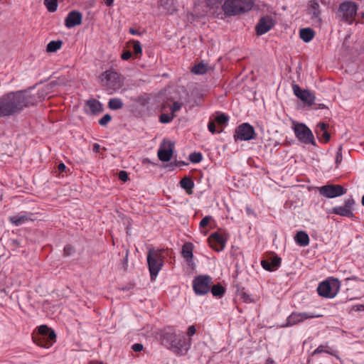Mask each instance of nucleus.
Listing matches in <instances>:
<instances>
[{
    "mask_svg": "<svg viewBox=\"0 0 364 364\" xmlns=\"http://www.w3.org/2000/svg\"><path fill=\"white\" fill-rule=\"evenodd\" d=\"M36 102V97L25 90L5 94L0 97V118L18 115Z\"/></svg>",
    "mask_w": 364,
    "mask_h": 364,
    "instance_id": "nucleus-1",
    "label": "nucleus"
},
{
    "mask_svg": "<svg viewBox=\"0 0 364 364\" xmlns=\"http://www.w3.org/2000/svg\"><path fill=\"white\" fill-rule=\"evenodd\" d=\"M162 343L178 355H184L191 346V339H187L183 333H177L175 329L166 328L162 333Z\"/></svg>",
    "mask_w": 364,
    "mask_h": 364,
    "instance_id": "nucleus-2",
    "label": "nucleus"
},
{
    "mask_svg": "<svg viewBox=\"0 0 364 364\" xmlns=\"http://www.w3.org/2000/svg\"><path fill=\"white\" fill-rule=\"evenodd\" d=\"M253 5V0H226L223 9L228 15H237L250 11Z\"/></svg>",
    "mask_w": 364,
    "mask_h": 364,
    "instance_id": "nucleus-3",
    "label": "nucleus"
},
{
    "mask_svg": "<svg viewBox=\"0 0 364 364\" xmlns=\"http://www.w3.org/2000/svg\"><path fill=\"white\" fill-rule=\"evenodd\" d=\"M162 250L150 249L147 255V262L151 280H155L164 265Z\"/></svg>",
    "mask_w": 364,
    "mask_h": 364,
    "instance_id": "nucleus-4",
    "label": "nucleus"
},
{
    "mask_svg": "<svg viewBox=\"0 0 364 364\" xmlns=\"http://www.w3.org/2000/svg\"><path fill=\"white\" fill-rule=\"evenodd\" d=\"M340 288L341 282L338 279L328 277L319 284L317 291L318 295L322 297L333 299L338 294Z\"/></svg>",
    "mask_w": 364,
    "mask_h": 364,
    "instance_id": "nucleus-5",
    "label": "nucleus"
},
{
    "mask_svg": "<svg viewBox=\"0 0 364 364\" xmlns=\"http://www.w3.org/2000/svg\"><path fill=\"white\" fill-rule=\"evenodd\" d=\"M56 335L55 332L46 325L38 328V332L33 336V341L41 347L50 348L55 342Z\"/></svg>",
    "mask_w": 364,
    "mask_h": 364,
    "instance_id": "nucleus-6",
    "label": "nucleus"
},
{
    "mask_svg": "<svg viewBox=\"0 0 364 364\" xmlns=\"http://www.w3.org/2000/svg\"><path fill=\"white\" fill-rule=\"evenodd\" d=\"M357 4L353 1H344L339 5L337 11L338 18L347 23L352 24L357 14Z\"/></svg>",
    "mask_w": 364,
    "mask_h": 364,
    "instance_id": "nucleus-7",
    "label": "nucleus"
},
{
    "mask_svg": "<svg viewBox=\"0 0 364 364\" xmlns=\"http://www.w3.org/2000/svg\"><path fill=\"white\" fill-rule=\"evenodd\" d=\"M100 80L105 87L113 91L119 90L124 84L122 76L113 70H107L102 73Z\"/></svg>",
    "mask_w": 364,
    "mask_h": 364,
    "instance_id": "nucleus-8",
    "label": "nucleus"
},
{
    "mask_svg": "<svg viewBox=\"0 0 364 364\" xmlns=\"http://www.w3.org/2000/svg\"><path fill=\"white\" fill-rule=\"evenodd\" d=\"M294 131L299 141L306 144L315 145V140L312 132L304 124H294Z\"/></svg>",
    "mask_w": 364,
    "mask_h": 364,
    "instance_id": "nucleus-9",
    "label": "nucleus"
},
{
    "mask_svg": "<svg viewBox=\"0 0 364 364\" xmlns=\"http://www.w3.org/2000/svg\"><path fill=\"white\" fill-rule=\"evenodd\" d=\"M322 315L315 314L313 313L306 312H292L287 319V323L282 325V327H288L296 325L299 323L304 321L306 319L320 318Z\"/></svg>",
    "mask_w": 364,
    "mask_h": 364,
    "instance_id": "nucleus-10",
    "label": "nucleus"
},
{
    "mask_svg": "<svg viewBox=\"0 0 364 364\" xmlns=\"http://www.w3.org/2000/svg\"><path fill=\"white\" fill-rule=\"evenodd\" d=\"M255 136V132L253 127L248 123H243L236 128L234 138L235 141H248L253 139Z\"/></svg>",
    "mask_w": 364,
    "mask_h": 364,
    "instance_id": "nucleus-11",
    "label": "nucleus"
},
{
    "mask_svg": "<svg viewBox=\"0 0 364 364\" xmlns=\"http://www.w3.org/2000/svg\"><path fill=\"white\" fill-rule=\"evenodd\" d=\"M228 239V235L225 232H217L211 234L208 240L213 249L220 252L225 248Z\"/></svg>",
    "mask_w": 364,
    "mask_h": 364,
    "instance_id": "nucleus-12",
    "label": "nucleus"
},
{
    "mask_svg": "<svg viewBox=\"0 0 364 364\" xmlns=\"http://www.w3.org/2000/svg\"><path fill=\"white\" fill-rule=\"evenodd\" d=\"M211 278L208 276H199L194 279L193 287L196 294L203 295L210 290Z\"/></svg>",
    "mask_w": 364,
    "mask_h": 364,
    "instance_id": "nucleus-13",
    "label": "nucleus"
},
{
    "mask_svg": "<svg viewBox=\"0 0 364 364\" xmlns=\"http://www.w3.org/2000/svg\"><path fill=\"white\" fill-rule=\"evenodd\" d=\"M321 195L328 198H336L341 196L346 193V191L340 185H326L318 188Z\"/></svg>",
    "mask_w": 364,
    "mask_h": 364,
    "instance_id": "nucleus-14",
    "label": "nucleus"
},
{
    "mask_svg": "<svg viewBox=\"0 0 364 364\" xmlns=\"http://www.w3.org/2000/svg\"><path fill=\"white\" fill-rule=\"evenodd\" d=\"M292 89L294 94L303 102L309 106L314 104L316 99L314 92L308 90H301L297 85H294Z\"/></svg>",
    "mask_w": 364,
    "mask_h": 364,
    "instance_id": "nucleus-15",
    "label": "nucleus"
},
{
    "mask_svg": "<svg viewBox=\"0 0 364 364\" xmlns=\"http://www.w3.org/2000/svg\"><path fill=\"white\" fill-rule=\"evenodd\" d=\"M173 153V144L169 140H164L161 144L159 151V159L162 161H168L171 160Z\"/></svg>",
    "mask_w": 364,
    "mask_h": 364,
    "instance_id": "nucleus-16",
    "label": "nucleus"
},
{
    "mask_svg": "<svg viewBox=\"0 0 364 364\" xmlns=\"http://www.w3.org/2000/svg\"><path fill=\"white\" fill-rule=\"evenodd\" d=\"M354 204V200L353 198H348L345 201L343 205L333 208L332 213L341 216L353 217V207Z\"/></svg>",
    "mask_w": 364,
    "mask_h": 364,
    "instance_id": "nucleus-17",
    "label": "nucleus"
},
{
    "mask_svg": "<svg viewBox=\"0 0 364 364\" xmlns=\"http://www.w3.org/2000/svg\"><path fill=\"white\" fill-rule=\"evenodd\" d=\"M275 21L272 16H266L260 18L256 31L258 35H262L268 32L274 26Z\"/></svg>",
    "mask_w": 364,
    "mask_h": 364,
    "instance_id": "nucleus-18",
    "label": "nucleus"
},
{
    "mask_svg": "<svg viewBox=\"0 0 364 364\" xmlns=\"http://www.w3.org/2000/svg\"><path fill=\"white\" fill-rule=\"evenodd\" d=\"M82 16L77 11H70L65 19V26L68 28H73L80 25L82 23Z\"/></svg>",
    "mask_w": 364,
    "mask_h": 364,
    "instance_id": "nucleus-19",
    "label": "nucleus"
},
{
    "mask_svg": "<svg viewBox=\"0 0 364 364\" xmlns=\"http://www.w3.org/2000/svg\"><path fill=\"white\" fill-rule=\"evenodd\" d=\"M281 258L277 256H272L266 259L261 261L262 267L268 271H274L280 265Z\"/></svg>",
    "mask_w": 364,
    "mask_h": 364,
    "instance_id": "nucleus-20",
    "label": "nucleus"
},
{
    "mask_svg": "<svg viewBox=\"0 0 364 364\" xmlns=\"http://www.w3.org/2000/svg\"><path fill=\"white\" fill-rule=\"evenodd\" d=\"M32 215L33 214L31 213H20L13 216H10L9 220L13 225L20 226L32 220Z\"/></svg>",
    "mask_w": 364,
    "mask_h": 364,
    "instance_id": "nucleus-21",
    "label": "nucleus"
},
{
    "mask_svg": "<svg viewBox=\"0 0 364 364\" xmlns=\"http://www.w3.org/2000/svg\"><path fill=\"white\" fill-rule=\"evenodd\" d=\"M193 245L191 242H186L183 245L182 255L186 259L187 264L192 269L194 267V262L193 259Z\"/></svg>",
    "mask_w": 364,
    "mask_h": 364,
    "instance_id": "nucleus-22",
    "label": "nucleus"
},
{
    "mask_svg": "<svg viewBox=\"0 0 364 364\" xmlns=\"http://www.w3.org/2000/svg\"><path fill=\"white\" fill-rule=\"evenodd\" d=\"M85 109L87 113L96 114L102 111V106L99 101L92 99L86 102Z\"/></svg>",
    "mask_w": 364,
    "mask_h": 364,
    "instance_id": "nucleus-23",
    "label": "nucleus"
},
{
    "mask_svg": "<svg viewBox=\"0 0 364 364\" xmlns=\"http://www.w3.org/2000/svg\"><path fill=\"white\" fill-rule=\"evenodd\" d=\"M328 127V124L321 122L317 125L316 129V134L317 136L324 143L328 142L330 139V134L327 131Z\"/></svg>",
    "mask_w": 364,
    "mask_h": 364,
    "instance_id": "nucleus-24",
    "label": "nucleus"
},
{
    "mask_svg": "<svg viewBox=\"0 0 364 364\" xmlns=\"http://www.w3.org/2000/svg\"><path fill=\"white\" fill-rule=\"evenodd\" d=\"M159 8L165 14H173L176 10L173 0H160Z\"/></svg>",
    "mask_w": 364,
    "mask_h": 364,
    "instance_id": "nucleus-25",
    "label": "nucleus"
},
{
    "mask_svg": "<svg viewBox=\"0 0 364 364\" xmlns=\"http://www.w3.org/2000/svg\"><path fill=\"white\" fill-rule=\"evenodd\" d=\"M296 244L301 247H306L309 244V237L307 233L304 231H299L294 237Z\"/></svg>",
    "mask_w": 364,
    "mask_h": 364,
    "instance_id": "nucleus-26",
    "label": "nucleus"
},
{
    "mask_svg": "<svg viewBox=\"0 0 364 364\" xmlns=\"http://www.w3.org/2000/svg\"><path fill=\"white\" fill-rule=\"evenodd\" d=\"M180 186L188 194H192L194 183L189 177H184L180 181Z\"/></svg>",
    "mask_w": 364,
    "mask_h": 364,
    "instance_id": "nucleus-27",
    "label": "nucleus"
},
{
    "mask_svg": "<svg viewBox=\"0 0 364 364\" xmlns=\"http://www.w3.org/2000/svg\"><path fill=\"white\" fill-rule=\"evenodd\" d=\"M300 38L304 41V42H309L311 41L314 36V33L312 29L309 28H302L300 30L299 32Z\"/></svg>",
    "mask_w": 364,
    "mask_h": 364,
    "instance_id": "nucleus-28",
    "label": "nucleus"
},
{
    "mask_svg": "<svg viewBox=\"0 0 364 364\" xmlns=\"http://www.w3.org/2000/svg\"><path fill=\"white\" fill-rule=\"evenodd\" d=\"M209 66L208 64L200 63L193 66L191 69V72L196 75H203L208 72Z\"/></svg>",
    "mask_w": 364,
    "mask_h": 364,
    "instance_id": "nucleus-29",
    "label": "nucleus"
},
{
    "mask_svg": "<svg viewBox=\"0 0 364 364\" xmlns=\"http://www.w3.org/2000/svg\"><path fill=\"white\" fill-rule=\"evenodd\" d=\"M62 46L60 41H52L49 42L46 47V50L49 53H53L59 50Z\"/></svg>",
    "mask_w": 364,
    "mask_h": 364,
    "instance_id": "nucleus-30",
    "label": "nucleus"
},
{
    "mask_svg": "<svg viewBox=\"0 0 364 364\" xmlns=\"http://www.w3.org/2000/svg\"><path fill=\"white\" fill-rule=\"evenodd\" d=\"M228 120V116L224 113L218 112L215 114V122H217L219 125H225Z\"/></svg>",
    "mask_w": 364,
    "mask_h": 364,
    "instance_id": "nucleus-31",
    "label": "nucleus"
},
{
    "mask_svg": "<svg viewBox=\"0 0 364 364\" xmlns=\"http://www.w3.org/2000/svg\"><path fill=\"white\" fill-rule=\"evenodd\" d=\"M239 296L240 299H242L244 302L246 303H252L256 302L257 301L256 297L252 296L251 295L248 294L247 292L244 291H240Z\"/></svg>",
    "mask_w": 364,
    "mask_h": 364,
    "instance_id": "nucleus-32",
    "label": "nucleus"
},
{
    "mask_svg": "<svg viewBox=\"0 0 364 364\" xmlns=\"http://www.w3.org/2000/svg\"><path fill=\"white\" fill-rule=\"evenodd\" d=\"M44 4L50 12H54L57 10L58 8V1L57 0H45Z\"/></svg>",
    "mask_w": 364,
    "mask_h": 364,
    "instance_id": "nucleus-33",
    "label": "nucleus"
},
{
    "mask_svg": "<svg viewBox=\"0 0 364 364\" xmlns=\"http://www.w3.org/2000/svg\"><path fill=\"white\" fill-rule=\"evenodd\" d=\"M123 106V103L121 100L113 98L109 101V107L112 109H119Z\"/></svg>",
    "mask_w": 364,
    "mask_h": 364,
    "instance_id": "nucleus-34",
    "label": "nucleus"
},
{
    "mask_svg": "<svg viewBox=\"0 0 364 364\" xmlns=\"http://www.w3.org/2000/svg\"><path fill=\"white\" fill-rule=\"evenodd\" d=\"M213 296L221 297L225 294V289L220 284L214 285L211 289Z\"/></svg>",
    "mask_w": 364,
    "mask_h": 364,
    "instance_id": "nucleus-35",
    "label": "nucleus"
},
{
    "mask_svg": "<svg viewBox=\"0 0 364 364\" xmlns=\"http://www.w3.org/2000/svg\"><path fill=\"white\" fill-rule=\"evenodd\" d=\"M129 43L133 44V50L135 55L141 54L142 48L139 41L132 40Z\"/></svg>",
    "mask_w": 364,
    "mask_h": 364,
    "instance_id": "nucleus-36",
    "label": "nucleus"
},
{
    "mask_svg": "<svg viewBox=\"0 0 364 364\" xmlns=\"http://www.w3.org/2000/svg\"><path fill=\"white\" fill-rule=\"evenodd\" d=\"M175 117H176L175 114H162L160 116V122L164 124L168 123V122H171Z\"/></svg>",
    "mask_w": 364,
    "mask_h": 364,
    "instance_id": "nucleus-37",
    "label": "nucleus"
},
{
    "mask_svg": "<svg viewBox=\"0 0 364 364\" xmlns=\"http://www.w3.org/2000/svg\"><path fill=\"white\" fill-rule=\"evenodd\" d=\"M202 159V154L198 152L192 153L189 156V159L193 163H199L201 161Z\"/></svg>",
    "mask_w": 364,
    "mask_h": 364,
    "instance_id": "nucleus-38",
    "label": "nucleus"
},
{
    "mask_svg": "<svg viewBox=\"0 0 364 364\" xmlns=\"http://www.w3.org/2000/svg\"><path fill=\"white\" fill-rule=\"evenodd\" d=\"M182 107V103L178 102H174L173 105L170 107V109L171 112V114H175V113L181 109Z\"/></svg>",
    "mask_w": 364,
    "mask_h": 364,
    "instance_id": "nucleus-39",
    "label": "nucleus"
},
{
    "mask_svg": "<svg viewBox=\"0 0 364 364\" xmlns=\"http://www.w3.org/2000/svg\"><path fill=\"white\" fill-rule=\"evenodd\" d=\"M321 353H327L331 354V353L328 350V347L324 346H319L316 349L314 350L313 354L316 355Z\"/></svg>",
    "mask_w": 364,
    "mask_h": 364,
    "instance_id": "nucleus-40",
    "label": "nucleus"
},
{
    "mask_svg": "<svg viewBox=\"0 0 364 364\" xmlns=\"http://www.w3.org/2000/svg\"><path fill=\"white\" fill-rule=\"evenodd\" d=\"M211 220H212V217L209 216V215L203 218L201 220V221L200 222V228H206L209 225Z\"/></svg>",
    "mask_w": 364,
    "mask_h": 364,
    "instance_id": "nucleus-41",
    "label": "nucleus"
},
{
    "mask_svg": "<svg viewBox=\"0 0 364 364\" xmlns=\"http://www.w3.org/2000/svg\"><path fill=\"white\" fill-rule=\"evenodd\" d=\"M111 119H112L111 116L109 114H107L100 119L99 124L101 126H105L111 121Z\"/></svg>",
    "mask_w": 364,
    "mask_h": 364,
    "instance_id": "nucleus-42",
    "label": "nucleus"
},
{
    "mask_svg": "<svg viewBox=\"0 0 364 364\" xmlns=\"http://www.w3.org/2000/svg\"><path fill=\"white\" fill-rule=\"evenodd\" d=\"M196 333V328L195 326L192 325V326H190L188 328V330H187V332H186V334L188 337V339H191V341L192 340L191 339V337Z\"/></svg>",
    "mask_w": 364,
    "mask_h": 364,
    "instance_id": "nucleus-43",
    "label": "nucleus"
},
{
    "mask_svg": "<svg viewBox=\"0 0 364 364\" xmlns=\"http://www.w3.org/2000/svg\"><path fill=\"white\" fill-rule=\"evenodd\" d=\"M119 178L124 181V182H126L127 180H128V174L126 171H119Z\"/></svg>",
    "mask_w": 364,
    "mask_h": 364,
    "instance_id": "nucleus-44",
    "label": "nucleus"
},
{
    "mask_svg": "<svg viewBox=\"0 0 364 364\" xmlns=\"http://www.w3.org/2000/svg\"><path fill=\"white\" fill-rule=\"evenodd\" d=\"M143 345L141 343H134L132 346V349L135 352H140L143 350Z\"/></svg>",
    "mask_w": 364,
    "mask_h": 364,
    "instance_id": "nucleus-45",
    "label": "nucleus"
},
{
    "mask_svg": "<svg viewBox=\"0 0 364 364\" xmlns=\"http://www.w3.org/2000/svg\"><path fill=\"white\" fill-rule=\"evenodd\" d=\"M132 57V53L129 50H125L122 53L121 58L123 60H127Z\"/></svg>",
    "mask_w": 364,
    "mask_h": 364,
    "instance_id": "nucleus-46",
    "label": "nucleus"
},
{
    "mask_svg": "<svg viewBox=\"0 0 364 364\" xmlns=\"http://www.w3.org/2000/svg\"><path fill=\"white\" fill-rule=\"evenodd\" d=\"M208 130L212 133L215 134L216 132L215 125L214 122H210L208 124Z\"/></svg>",
    "mask_w": 364,
    "mask_h": 364,
    "instance_id": "nucleus-47",
    "label": "nucleus"
},
{
    "mask_svg": "<svg viewBox=\"0 0 364 364\" xmlns=\"http://www.w3.org/2000/svg\"><path fill=\"white\" fill-rule=\"evenodd\" d=\"M341 160H342L341 146H340L337 151V154H336V163L339 164V163H341Z\"/></svg>",
    "mask_w": 364,
    "mask_h": 364,
    "instance_id": "nucleus-48",
    "label": "nucleus"
},
{
    "mask_svg": "<svg viewBox=\"0 0 364 364\" xmlns=\"http://www.w3.org/2000/svg\"><path fill=\"white\" fill-rule=\"evenodd\" d=\"M311 7H312V9L314 10V16H318V11H317V10H318V7H319L318 4V3H316V2H313V3H311Z\"/></svg>",
    "mask_w": 364,
    "mask_h": 364,
    "instance_id": "nucleus-49",
    "label": "nucleus"
},
{
    "mask_svg": "<svg viewBox=\"0 0 364 364\" xmlns=\"http://www.w3.org/2000/svg\"><path fill=\"white\" fill-rule=\"evenodd\" d=\"M353 311H364V304H357L352 307Z\"/></svg>",
    "mask_w": 364,
    "mask_h": 364,
    "instance_id": "nucleus-50",
    "label": "nucleus"
},
{
    "mask_svg": "<svg viewBox=\"0 0 364 364\" xmlns=\"http://www.w3.org/2000/svg\"><path fill=\"white\" fill-rule=\"evenodd\" d=\"M58 168L59 171L64 172L66 170V166L63 163H60L58 165Z\"/></svg>",
    "mask_w": 364,
    "mask_h": 364,
    "instance_id": "nucleus-51",
    "label": "nucleus"
},
{
    "mask_svg": "<svg viewBox=\"0 0 364 364\" xmlns=\"http://www.w3.org/2000/svg\"><path fill=\"white\" fill-rule=\"evenodd\" d=\"M129 33L132 35H139V32L134 28H130Z\"/></svg>",
    "mask_w": 364,
    "mask_h": 364,
    "instance_id": "nucleus-52",
    "label": "nucleus"
},
{
    "mask_svg": "<svg viewBox=\"0 0 364 364\" xmlns=\"http://www.w3.org/2000/svg\"><path fill=\"white\" fill-rule=\"evenodd\" d=\"M114 2V0H106V4L107 6H112Z\"/></svg>",
    "mask_w": 364,
    "mask_h": 364,
    "instance_id": "nucleus-53",
    "label": "nucleus"
},
{
    "mask_svg": "<svg viewBox=\"0 0 364 364\" xmlns=\"http://www.w3.org/2000/svg\"><path fill=\"white\" fill-rule=\"evenodd\" d=\"M350 279H353V280H358V278L355 277H352L350 278H347L346 280H350Z\"/></svg>",
    "mask_w": 364,
    "mask_h": 364,
    "instance_id": "nucleus-54",
    "label": "nucleus"
},
{
    "mask_svg": "<svg viewBox=\"0 0 364 364\" xmlns=\"http://www.w3.org/2000/svg\"><path fill=\"white\" fill-rule=\"evenodd\" d=\"M272 363H273V360H267V364H272Z\"/></svg>",
    "mask_w": 364,
    "mask_h": 364,
    "instance_id": "nucleus-55",
    "label": "nucleus"
},
{
    "mask_svg": "<svg viewBox=\"0 0 364 364\" xmlns=\"http://www.w3.org/2000/svg\"><path fill=\"white\" fill-rule=\"evenodd\" d=\"M99 149V145H95V150H97Z\"/></svg>",
    "mask_w": 364,
    "mask_h": 364,
    "instance_id": "nucleus-56",
    "label": "nucleus"
},
{
    "mask_svg": "<svg viewBox=\"0 0 364 364\" xmlns=\"http://www.w3.org/2000/svg\"><path fill=\"white\" fill-rule=\"evenodd\" d=\"M362 204H363V205L364 206V196H363V198H362Z\"/></svg>",
    "mask_w": 364,
    "mask_h": 364,
    "instance_id": "nucleus-57",
    "label": "nucleus"
},
{
    "mask_svg": "<svg viewBox=\"0 0 364 364\" xmlns=\"http://www.w3.org/2000/svg\"><path fill=\"white\" fill-rule=\"evenodd\" d=\"M100 364H103L102 362Z\"/></svg>",
    "mask_w": 364,
    "mask_h": 364,
    "instance_id": "nucleus-58",
    "label": "nucleus"
}]
</instances>
